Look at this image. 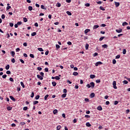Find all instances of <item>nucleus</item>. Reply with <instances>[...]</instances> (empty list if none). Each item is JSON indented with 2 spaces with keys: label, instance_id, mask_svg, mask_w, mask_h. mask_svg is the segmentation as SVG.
Returning a JSON list of instances; mask_svg holds the SVG:
<instances>
[{
  "label": "nucleus",
  "instance_id": "58836bf2",
  "mask_svg": "<svg viewBox=\"0 0 130 130\" xmlns=\"http://www.w3.org/2000/svg\"><path fill=\"white\" fill-rule=\"evenodd\" d=\"M85 118H90V116L89 115H85Z\"/></svg>",
  "mask_w": 130,
  "mask_h": 130
},
{
  "label": "nucleus",
  "instance_id": "4468645a",
  "mask_svg": "<svg viewBox=\"0 0 130 130\" xmlns=\"http://www.w3.org/2000/svg\"><path fill=\"white\" fill-rule=\"evenodd\" d=\"M102 47H103V48H107V47H108V45L106 44H104L102 45Z\"/></svg>",
  "mask_w": 130,
  "mask_h": 130
},
{
  "label": "nucleus",
  "instance_id": "09e8293b",
  "mask_svg": "<svg viewBox=\"0 0 130 130\" xmlns=\"http://www.w3.org/2000/svg\"><path fill=\"white\" fill-rule=\"evenodd\" d=\"M35 35H36V32H34L31 33V36H35Z\"/></svg>",
  "mask_w": 130,
  "mask_h": 130
},
{
  "label": "nucleus",
  "instance_id": "5701e85b",
  "mask_svg": "<svg viewBox=\"0 0 130 130\" xmlns=\"http://www.w3.org/2000/svg\"><path fill=\"white\" fill-rule=\"evenodd\" d=\"M20 85L22 86V88H25V85H24V83H23V82H20Z\"/></svg>",
  "mask_w": 130,
  "mask_h": 130
},
{
  "label": "nucleus",
  "instance_id": "e433bc0d",
  "mask_svg": "<svg viewBox=\"0 0 130 130\" xmlns=\"http://www.w3.org/2000/svg\"><path fill=\"white\" fill-rule=\"evenodd\" d=\"M11 61L12 62H13V63H15V62H16V60H15V58H12V59H11Z\"/></svg>",
  "mask_w": 130,
  "mask_h": 130
},
{
  "label": "nucleus",
  "instance_id": "cd10ccee",
  "mask_svg": "<svg viewBox=\"0 0 130 130\" xmlns=\"http://www.w3.org/2000/svg\"><path fill=\"white\" fill-rule=\"evenodd\" d=\"M40 98V96L39 95H38L35 97V99L36 100H38V99H39Z\"/></svg>",
  "mask_w": 130,
  "mask_h": 130
},
{
  "label": "nucleus",
  "instance_id": "20e7f679",
  "mask_svg": "<svg viewBox=\"0 0 130 130\" xmlns=\"http://www.w3.org/2000/svg\"><path fill=\"white\" fill-rule=\"evenodd\" d=\"M103 63L101 61H99L95 63V67H98L99 64H102Z\"/></svg>",
  "mask_w": 130,
  "mask_h": 130
},
{
  "label": "nucleus",
  "instance_id": "4c0bfd02",
  "mask_svg": "<svg viewBox=\"0 0 130 130\" xmlns=\"http://www.w3.org/2000/svg\"><path fill=\"white\" fill-rule=\"evenodd\" d=\"M127 83H128V82L127 81H126V80H124L123 81V84H127Z\"/></svg>",
  "mask_w": 130,
  "mask_h": 130
},
{
  "label": "nucleus",
  "instance_id": "a19ab883",
  "mask_svg": "<svg viewBox=\"0 0 130 130\" xmlns=\"http://www.w3.org/2000/svg\"><path fill=\"white\" fill-rule=\"evenodd\" d=\"M38 50H39V51H43V49H42V48H38Z\"/></svg>",
  "mask_w": 130,
  "mask_h": 130
},
{
  "label": "nucleus",
  "instance_id": "f3484780",
  "mask_svg": "<svg viewBox=\"0 0 130 130\" xmlns=\"http://www.w3.org/2000/svg\"><path fill=\"white\" fill-rule=\"evenodd\" d=\"M78 75H79V73H78V72H74L73 73V76H78Z\"/></svg>",
  "mask_w": 130,
  "mask_h": 130
},
{
  "label": "nucleus",
  "instance_id": "864d4df0",
  "mask_svg": "<svg viewBox=\"0 0 130 130\" xmlns=\"http://www.w3.org/2000/svg\"><path fill=\"white\" fill-rule=\"evenodd\" d=\"M19 51H20V48H17L16 49V52H19Z\"/></svg>",
  "mask_w": 130,
  "mask_h": 130
},
{
  "label": "nucleus",
  "instance_id": "a878e982",
  "mask_svg": "<svg viewBox=\"0 0 130 130\" xmlns=\"http://www.w3.org/2000/svg\"><path fill=\"white\" fill-rule=\"evenodd\" d=\"M11 54L12 56H13V57H14V55H15V51H12L11 53Z\"/></svg>",
  "mask_w": 130,
  "mask_h": 130
},
{
  "label": "nucleus",
  "instance_id": "dca6fc26",
  "mask_svg": "<svg viewBox=\"0 0 130 130\" xmlns=\"http://www.w3.org/2000/svg\"><path fill=\"white\" fill-rule=\"evenodd\" d=\"M128 25V23H127L126 22H124L122 23V26H127Z\"/></svg>",
  "mask_w": 130,
  "mask_h": 130
},
{
  "label": "nucleus",
  "instance_id": "7ed1b4c3",
  "mask_svg": "<svg viewBox=\"0 0 130 130\" xmlns=\"http://www.w3.org/2000/svg\"><path fill=\"white\" fill-rule=\"evenodd\" d=\"M116 32H117V33H121V32H122V29L119 28L118 29H116Z\"/></svg>",
  "mask_w": 130,
  "mask_h": 130
},
{
  "label": "nucleus",
  "instance_id": "69168bd1",
  "mask_svg": "<svg viewBox=\"0 0 130 130\" xmlns=\"http://www.w3.org/2000/svg\"><path fill=\"white\" fill-rule=\"evenodd\" d=\"M17 25H22V22H21V21L18 22Z\"/></svg>",
  "mask_w": 130,
  "mask_h": 130
},
{
  "label": "nucleus",
  "instance_id": "393cba45",
  "mask_svg": "<svg viewBox=\"0 0 130 130\" xmlns=\"http://www.w3.org/2000/svg\"><path fill=\"white\" fill-rule=\"evenodd\" d=\"M25 124H26V123H25L24 122H21L20 123V125H25Z\"/></svg>",
  "mask_w": 130,
  "mask_h": 130
},
{
  "label": "nucleus",
  "instance_id": "79ce46f5",
  "mask_svg": "<svg viewBox=\"0 0 130 130\" xmlns=\"http://www.w3.org/2000/svg\"><path fill=\"white\" fill-rule=\"evenodd\" d=\"M115 58L116 59L120 58V55H118L116 56Z\"/></svg>",
  "mask_w": 130,
  "mask_h": 130
},
{
  "label": "nucleus",
  "instance_id": "de8ad7c7",
  "mask_svg": "<svg viewBox=\"0 0 130 130\" xmlns=\"http://www.w3.org/2000/svg\"><path fill=\"white\" fill-rule=\"evenodd\" d=\"M9 80L10 81V82H14V79L12 77L9 78Z\"/></svg>",
  "mask_w": 130,
  "mask_h": 130
},
{
  "label": "nucleus",
  "instance_id": "c756f323",
  "mask_svg": "<svg viewBox=\"0 0 130 130\" xmlns=\"http://www.w3.org/2000/svg\"><path fill=\"white\" fill-rule=\"evenodd\" d=\"M28 10L29 11H32V10H33V8L32 7V6H29Z\"/></svg>",
  "mask_w": 130,
  "mask_h": 130
},
{
  "label": "nucleus",
  "instance_id": "680f3d73",
  "mask_svg": "<svg viewBox=\"0 0 130 130\" xmlns=\"http://www.w3.org/2000/svg\"><path fill=\"white\" fill-rule=\"evenodd\" d=\"M40 75L42 76V77H44V73H43V72H41Z\"/></svg>",
  "mask_w": 130,
  "mask_h": 130
},
{
  "label": "nucleus",
  "instance_id": "a211bd4d",
  "mask_svg": "<svg viewBox=\"0 0 130 130\" xmlns=\"http://www.w3.org/2000/svg\"><path fill=\"white\" fill-rule=\"evenodd\" d=\"M53 114H56V113H57V110L55 109L53 111Z\"/></svg>",
  "mask_w": 130,
  "mask_h": 130
},
{
  "label": "nucleus",
  "instance_id": "bb28decb",
  "mask_svg": "<svg viewBox=\"0 0 130 130\" xmlns=\"http://www.w3.org/2000/svg\"><path fill=\"white\" fill-rule=\"evenodd\" d=\"M49 95H48V94H47V95H46L45 96V97H44V100H47V98H48V96H49Z\"/></svg>",
  "mask_w": 130,
  "mask_h": 130
},
{
  "label": "nucleus",
  "instance_id": "f03ea898",
  "mask_svg": "<svg viewBox=\"0 0 130 130\" xmlns=\"http://www.w3.org/2000/svg\"><path fill=\"white\" fill-rule=\"evenodd\" d=\"M120 5V4L119 2H115V5L116 8H118V7H119Z\"/></svg>",
  "mask_w": 130,
  "mask_h": 130
},
{
  "label": "nucleus",
  "instance_id": "3c124183",
  "mask_svg": "<svg viewBox=\"0 0 130 130\" xmlns=\"http://www.w3.org/2000/svg\"><path fill=\"white\" fill-rule=\"evenodd\" d=\"M85 7H90V4L86 3L85 4Z\"/></svg>",
  "mask_w": 130,
  "mask_h": 130
},
{
  "label": "nucleus",
  "instance_id": "0eeeda50",
  "mask_svg": "<svg viewBox=\"0 0 130 130\" xmlns=\"http://www.w3.org/2000/svg\"><path fill=\"white\" fill-rule=\"evenodd\" d=\"M97 109L98 110H100V111H101V110H102V107H101V106H99L97 107Z\"/></svg>",
  "mask_w": 130,
  "mask_h": 130
},
{
  "label": "nucleus",
  "instance_id": "7c9ffc66",
  "mask_svg": "<svg viewBox=\"0 0 130 130\" xmlns=\"http://www.w3.org/2000/svg\"><path fill=\"white\" fill-rule=\"evenodd\" d=\"M100 10H101L102 11H105V9H104V8H103V7H102V6H101V7H100Z\"/></svg>",
  "mask_w": 130,
  "mask_h": 130
},
{
  "label": "nucleus",
  "instance_id": "8fccbe9b",
  "mask_svg": "<svg viewBox=\"0 0 130 130\" xmlns=\"http://www.w3.org/2000/svg\"><path fill=\"white\" fill-rule=\"evenodd\" d=\"M61 128V126L60 125L57 126V130H59Z\"/></svg>",
  "mask_w": 130,
  "mask_h": 130
},
{
  "label": "nucleus",
  "instance_id": "13d9d810",
  "mask_svg": "<svg viewBox=\"0 0 130 130\" xmlns=\"http://www.w3.org/2000/svg\"><path fill=\"white\" fill-rule=\"evenodd\" d=\"M10 27H13L14 26V23H10Z\"/></svg>",
  "mask_w": 130,
  "mask_h": 130
},
{
  "label": "nucleus",
  "instance_id": "ea45409f",
  "mask_svg": "<svg viewBox=\"0 0 130 130\" xmlns=\"http://www.w3.org/2000/svg\"><path fill=\"white\" fill-rule=\"evenodd\" d=\"M7 110H9V111L12 110V107H10V106L8 107H7Z\"/></svg>",
  "mask_w": 130,
  "mask_h": 130
},
{
  "label": "nucleus",
  "instance_id": "c85d7f7f",
  "mask_svg": "<svg viewBox=\"0 0 130 130\" xmlns=\"http://www.w3.org/2000/svg\"><path fill=\"white\" fill-rule=\"evenodd\" d=\"M38 101H34V102H33L34 105H36V104H38Z\"/></svg>",
  "mask_w": 130,
  "mask_h": 130
},
{
  "label": "nucleus",
  "instance_id": "774afa93",
  "mask_svg": "<svg viewBox=\"0 0 130 130\" xmlns=\"http://www.w3.org/2000/svg\"><path fill=\"white\" fill-rule=\"evenodd\" d=\"M11 126H12V127H15V126H16V124H15V123H12V124H11Z\"/></svg>",
  "mask_w": 130,
  "mask_h": 130
},
{
  "label": "nucleus",
  "instance_id": "e2e57ef3",
  "mask_svg": "<svg viewBox=\"0 0 130 130\" xmlns=\"http://www.w3.org/2000/svg\"><path fill=\"white\" fill-rule=\"evenodd\" d=\"M11 9V6H8L6 8L7 11L10 10Z\"/></svg>",
  "mask_w": 130,
  "mask_h": 130
},
{
  "label": "nucleus",
  "instance_id": "1a4fd4ad",
  "mask_svg": "<svg viewBox=\"0 0 130 130\" xmlns=\"http://www.w3.org/2000/svg\"><path fill=\"white\" fill-rule=\"evenodd\" d=\"M88 32H90V29H86L84 31L85 34H87V33H88Z\"/></svg>",
  "mask_w": 130,
  "mask_h": 130
},
{
  "label": "nucleus",
  "instance_id": "a18cd8bd",
  "mask_svg": "<svg viewBox=\"0 0 130 130\" xmlns=\"http://www.w3.org/2000/svg\"><path fill=\"white\" fill-rule=\"evenodd\" d=\"M30 97L31 98H33V97H34V93L33 92H31Z\"/></svg>",
  "mask_w": 130,
  "mask_h": 130
},
{
  "label": "nucleus",
  "instance_id": "2f4dec72",
  "mask_svg": "<svg viewBox=\"0 0 130 130\" xmlns=\"http://www.w3.org/2000/svg\"><path fill=\"white\" fill-rule=\"evenodd\" d=\"M60 48V46H59V45H56V49H59Z\"/></svg>",
  "mask_w": 130,
  "mask_h": 130
},
{
  "label": "nucleus",
  "instance_id": "ddd939ff",
  "mask_svg": "<svg viewBox=\"0 0 130 130\" xmlns=\"http://www.w3.org/2000/svg\"><path fill=\"white\" fill-rule=\"evenodd\" d=\"M41 9H42V10H46V7H45L44 5H41Z\"/></svg>",
  "mask_w": 130,
  "mask_h": 130
},
{
  "label": "nucleus",
  "instance_id": "c03bdc74",
  "mask_svg": "<svg viewBox=\"0 0 130 130\" xmlns=\"http://www.w3.org/2000/svg\"><path fill=\"white\" fill-rule=\"evenodd\" d=\"M114 105H117L118 104V101H115L114 103Z\"/></svg>",
  "mask_w": 130,
  "mask_h": 130
},
{
  "label": "nucleus",
  "instance_id": "aec40b11",
  "mask_svg": "<svg viewBox=\"0 0 130 130\" xmlns=\"http://www.w3.org/2000/svg\"><path fill=\"white\" fill-rule=\"evenodd\" d=\"M61 97H62V98H66V97H67V93H64V94H62Z\"/></svg>",
  "mask_w": 130,
  "mask_h": 130
},
{
  "label": "nucleus",
  "instance_id": "9d476101",
  "mask_svg": "<svg viewBox=\"0 0 130 130\" xmlns=\"http://www.w3.org/2000/svg\"><path fill=\"white\" fill-rule=\"evenodd\" d=\"M10 99H11V100H12V101H14V102L16 101V99H15V98H13V96H10Z\"/></svg>",
  "mask_w": 130,
  "mask_h": 130
},
{
  "label": "nucleus",
  "instance_id": "37998d69",
  "mask_svg": "<svg viewBox=\"0 0 130 130\" xmlns=\"http://www.w3.org/2000/svg\"><path fill=\"white\" fill-rule=\"evenodd\" d=\"M30 57H31V58H34V55L33 54H29Z\"/></svg>",
  "mask_w": 130,
  "mask_h": 130
},
{
  "label": "nucleus",
  "instance_id": "b1692460",
  "mask_svg": "<svg viewBox=\"0 0 130 130\" xmlns=\"http://www.w3.org/2000/svg\"><path fill=\"white\" fill-rule=\"evenodd\" d=\"M6 70H9L10 69V64H8L7 66L5 67Z\"/></svg>",
  "mask_w": 130,
  "mask_h": 130
},
{
  "label": "nucleus",
  "instance_id": "6e6d98bb",
  "mask_svg": "<svg viewBox=\"0 0 130 130\" xmlns=\"http://www.w3.org/2000/svg\"><path fill=\"white\" fill-rule=\"evenodd\" d=\"M113 64H115V63H116V60L114 59L113 60Z\"/></svg>",
  "mask_w": 130,
  "mask_h": 130
},
{
  "label": "nucleus",
  "instance_id": "72a5a7b5",
  "mask_svg": "<svg viewBox=\"0 0 130 130\" xmlns=\"http://www.w3.org/2000/svg\"><path fill=\"white\" fill-rule=\"evenodd\" d=\"M55 79L56 80H60V78L59 77V76H56V77H55Z\"/></svg>",
  "mask_w": 130,
  "mask_h": 130
},
{
  "label": "nucleus",
  "instance_id": "052dcab7",
  "mask_svg": "<svg viewBox=\"0 0 130 130\" xmlns=\"http://www.w3.org/2000/svg\"><path fill=\"white\" fill-rule=\"evenodd\" d=\"M5 18H6V16H5L4 14H3L2 15V19H5Z\"/></svg>",
  "mask_w": 130,
  "mask_h": 130
},
{
  "label": "nucleus",
  "instance_id": "f704fd0d",
  "mask_svg": "<svg viewBox=\"0 0 130 130\" xmlns=\"http://www.w3.org/2000/svg\"><path fill=\"white\" fill-rule=\"evenodd\" d=\"M104 38H105V37H101L99 39L100 41H102V40H103Z\"/></svg>",
  "mask_w": 130,
  "mask_h": 130
},
{
  "label": "nucleus",
  "instance_id": "9b49d317",
  "mask_svg": "<svg viewBox=\"0 0 130 130\" xmlns=\"http://www.w3.org/2000/svg\"><path fill=\"white\" fill-rule=\"evenodd\" d=\"M52 85L53 87H55V86H56V82H55V81L52 82Z\"/></svg>",
  "mask_w": 130,
  "mask_h": 130
},
{
  "label": "nucleus",
  "instance_id": "338daca9",
  "mask_svg": "<svg viewBox=\"0 0 130 130\" xmlns=\"http://www.w3.org/2000/svg\"><path fill=\"white\" fill-rule=\"evenodd\" d=\"M126 114L129 113V109H127V110H126Z\"/></svg>",
  "mask_w": 130,
  "mask_h": 130
},
{
  "label": "nucleus",
  "instance_id": "49530a36",
  "mask_svg": "<svg viewBox=\"0 0 130 130\" xmlns=\"http://www.w3.org/2000/svg\"><path fill=\"white\" fill-rule=\"evenodd\" d=\"M86 87H87V88H91V85H90V84H87L86 85Z\"/></svg>",
  "mask_w": 130,
  "mask_h": 130
},
{
  "label": "nucleus",
  "instance_id": "bf43d9fd",
  "mask_svg": "<svg viewBox=\"0 0 130 130\" xmlns=\"http://www.w3.org/2000/svg\"><path fill=\"white\" fill-rule=\"evenodd\" d=\"M27 109H28V107H23V110L26 111L27 110Z\"/></svg>",
  "mask_w": 130,
  "mask_h": 130
},
{
  "label": "nucleus",
  "instance_id": "423d86ee",
  "mask_svg": "<svg viewBox=\"0 0 130 130\" xmlns=\"http://www.w3.org/2000/svg\"><path fill=\"white\" fill-rule=\"evenodd\" d=\"M90 98H94L95 97V93L94 92H92L90 95Z\"/></svg>",
  "mask_w": 130,
  "mask_h": 130
},
{
  "label": "nucleus",
  "instance_id": "0e129e2a",
  "mask_svg": "<svg viewBox=\"0 0 130 130\" xmlns=\"http://www.w3.org/2000/svg\"><path fill=\"white\" fill-rule=\"evenodd\" d=\"M45 72H46V73H48V68H45Z\"/></svg>",
  "mask_w": 130,
  "mask_h": 130
},
{
  "label": "nucleus",
  "instance_id": "6ab92c4d",
  "mask_svg": "<svg viewBox=\"0 0 130 130\" xmlns=\"http://www.w3.org/2000/svg\"><path fill=\"white\" fill-rule=\"evenodd\" d=\"M95 75H90V79H94V78H95Z\"/></svg>",
  "mask_w": 130,
  "mask_h": 130
},
{
  "label": "nucleus",
  "instance_id": "603ef678",
  "mask_svg": "<svg viewBox=\"0 0 130 130\" xmlns=\"http://www.w3.org/2000/svg\"><path fill=\"white\" fill-rule=\"evenodd\" d=\"M19 60L20 62H21L22 63H25V61H24L23 59H20Z\"/></svg>",
  "mask_w": 130,
  "mask_h": 130
},
{
  "label": "nucleus",
  "instance_id": "2eb2a0df",
  "mask_svg": "<svg viewBox=\"0 0 130 130\" xmlns=\"http://www.w3.org/2000/svg\"><path fill=\"white\" fill-rule=\"evenodd\" d=\"M86 126H88V127H90V126H91V124H90L89 122H86Z\"/></svg>",
  "mask_w": 130,
  "mask_h": 130
},
{
  "label": "nucleus",
  "instance_id": "412c9836",
  "mask_svg": "<svg viewBox=\"0 0 130 130\" xmlns=\"http://www.w3.org/2000/svg\"><path fill=\"white\" fill-rule=\"evenodd\" d=\"M88 48H89V44H86L85 45V49L87 50L88 49Z\"/></svg>",
  "mask_w": 130,
  "mask_h": 130
},
{
  "label": "nucleus",
  "instance_id": "4be33fe9",
  "mask_svg": "<svg viewBox=\"0 0 130 130\" xmlns=\"http://www.w3.org/2000/svg\"><path fill=\"white\" fill-rule=\"evenodd\" d=\"M66 13H67V15H68L69 16H72V13H71V12L67 11Z\"/></svg>",
  "mask_w": 130,
  "mask_h": 130
},
{
  "label": "nucleus",
  "instance_id": "473e14b6",
  "mask_svg": "<svg viewBox=\"0 0 130 130\" xmlns=\"http://www.w3.org/2000/svg\"><path fill=\"white\" fill-rule=\"evenodd\" d=\"M122 53H123V54H125V53H126V50H125V49H124L123 50Z\"/></svg>",
  "mask_w": 130,
  "mask_h": 130
},
{
  "label": "nucleus",
  "instance_id": "f257e3e1",
  "mask_svg": "<svg viewBox=\"0 0 130 130\" xmlns=\"http://www.w3.org/2000/svg\"><path fill=\"white\" fill-rule=\"evenodd\" d=\"M90 87L93 89L94 87H95V84H94V82H92L90 83Z\"/></svg>",
  "mask_w": 130,
  "mask_h": 130
},
{
  "label": "nucleus",
  "instance_id": "f8f14e48",
  "mask_svg": "<svg viewBox=\"0 0 130 130\" xmlns=\"http://www.w3.org/2000/svg\"><path fill=\"white\" fill-rule=\"evenodd\" d=\"M60 6H61V4H60L59 3H58L56 4V7H57V8H60Z\"/></svg>",
  "mask_w": 130,
  "mask_h": 130
},
{
  "label": "nucleus",
  "instance_id": "39448f33",
  "mask_svg": "<svg viewBox=\"0 0 130 130\" xmlns=\"http://www.w3.org/2000/svg\"><path fill=\"white\" fill-rule=\"evenodd\" d=\"M37 78H38V79H40V80H43V77H42V76H40V75H38L37 76Z\"/></svg>",
  "mask_w": 130,
  "mask_h": 130
},
{
  "label": "nucleus",
  "instance_id": "6e6552de",
  "mask_svg": "<svg viewBox=\"0 0 130 130\" xmlns=\"http://www.w3.org/2000/svg\"><path fill=\"white\" fill-rule=\"evenodd\" d=\"M97 28H99V25H94L93 29V30H95V29H97Z\"/></svg>",
  "mask_w": 130,
  "mask_h": 130
},
{
  "label": "nucleus",
  "instance_id": "c9c22d12",
  "mask_svg": "<svg viewBox=\"0 0 130 130\" xmlns=\"http://www.w3.org/2000/svg\"><path fill=\"white\" fill-rule=\"evenodd\" d=\"M23 21L25 23H26V22H27L28 21V20L27 19V18H26V17H24Z\"/></svg>",
  "mask_w": 130,
  "mask_h": 130
},
{
  "label": "nucleus",
  "instance_id": "5fc2aeb1",
  "mask_svg": "<svg viewBox=\"0 0 130 130\" xmlns=\"http://www.w3.org/2000/svg\"><path fill=\"white\" fill-rule=\"evenodd\" d=\"M6 74H7V75H10V74H11V71H7L6 72Z\"/></svg>",
  "mask_w": 130,
  "mask_h": 130
},
{
  "label": "nucleus",
  "instance_id": "4d7b16f0",
  "mask_svg": "<svg viewBox=\"0 0 130 130\" xmlns=\"http://www.w3.org/2000/svg\"><path fill=\"white\" fill-rule=\"evenodd\" d=\"M2 78L3 79H6V78H7V75H3Z\"/></svg>",
  "mask_w": 130,
  "mask_h": 130
}]
</instances>
